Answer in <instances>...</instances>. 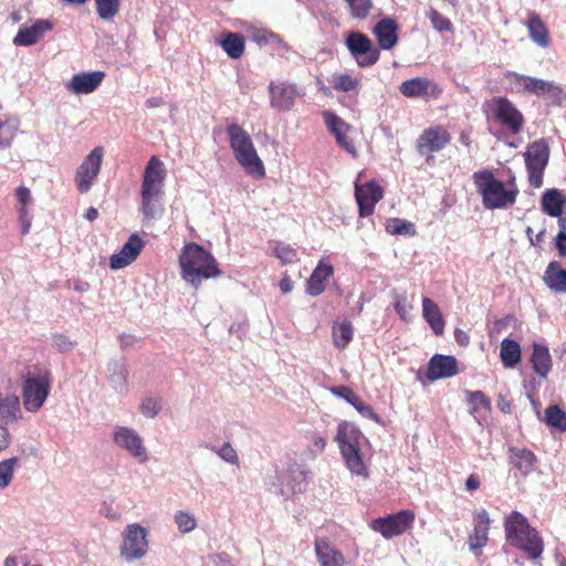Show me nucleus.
<instances>
[{"label": "nucleus", "mask_w": 566, "mask_h": 566, "mask_svg": "<svg viewBox=\"0 0 566 566\" xmlns=\"http://www.w3.org/2000/svg\"><path fill=\"white\" fill-rule=\"evenodd\" d=\"M333 395L338 398L344 399L348 403H350L361 417L371 419L375 422L379 423V416L373 410L369 405H366L354 391L352 388L347 386H335L331 388Z\"/></svg>", "instance_id": "nucleus-25"}, {"label": "nucleus", "mask_w": 566, "mask_h": 566, "mask_svg": "<svg viewBox=\"0 0 566 566\" xmlns=\"http://www.w3.org/2000/svg\"><path fill=\"white\" fill-rule=\"evenodd\" d=\"M96 11L102 20H112L119 12L120 0H95Z\"/></svg>", "instance_id": "nucleus-47"}, {"label": "nucleus", "mask_w": 566, "mask_h": 566, "mask_svg": "<svg viewBox=\"0 0 566 566\" xmlns=\"http://www.w3.org/2000/svg\"><path fill=\"white\" fill-rule=\"evenodd\" d=\"M342 455L345 460L346 467L353 474L356 475H367L366 467L363 462L359 448H354L350 446L343 447Z\"/></svg>", "instance_id": "nucleus-39"}, {"label": "nucleus", "mask_w": 566, "mask_h": 566, "mask_svg": "<svg viewBox=\"0 0 566 566\" xmlns=\"http://www.w3.org/2000/svg\"><path fill=\"white\" fill-rule=\"evenodd\" d=\"M530 38L536 44L542 48H547L551 44V38L548 33V29L544 21L536 12L528 13V21L526 23Z\"/></svg>", "instance_id": "nucleus-30"}, {"label": "nucleus", "mask_w": 566, "mask_h": 566, "mask_svg": "<svg viewBox=\"0 0 566 566\" xmlns=\"http://www.w3.org/2000/svg\"><path fill=\"white\" fill-rule=\"evenodd\" d=\"M179 264L182 280L195 289L200 286L202 280L221 274L214 256L197 243H188L182 248Z\"/></svg>", "instance_id": "nucleus-1"}, {"label": "nucleus", "mask_w": 566, "mask_h": 566, "mask_svg": "<svg viewBox=\"0 0 566 566\" xmlns=\"http://www.w3.org/2000/svg\"><path fill=\"white\" fill-rule=\"evenodd\" d=\"M273 253L283 263H294L297 261V251L283 242H277L275 244Z\"/></svg>", "instance_id": "nucleus-51"}, {"label": "nucleus", "mask_w": 566, "mask_h": 566, "mask_svg": "<svg viewBox=\"0 0 566 566\" xmlns=\"http://www.w3.org/2000/svg\"><path fill=\"white\" fill-rule=\"evenodd\" d=\"M374 33L378 38L380 49L389 50V18L381 19L374 28Z\"/></svg>", "instance_id": "nucleus-54"}, {"label": "nucleus", "mask_w": 566, "mask_h": 566, "mask_svg": "<svg viewBox=\"0 0 566 566\" xmlns=\"http://www.w3.org/2000/svg\"><path fill=\"white\" fill-rule=\"evenodd\" d=\"M481 485L480 476L475 473H472L468 476L465 481V490L469 492L476 491Z\"/></svg>", "instance_id": "nucleus-62"}, {"label": "nucleus", "mask_w": 566, "mask_h": 566, "mask_svg": "<svg viewBox=\"0 0 566 566\" xmlns=\"http://www.w3.org/2000/svg\"><path fill=\"white\" fill-rule=\"evenodd\" d=\"M51 381L48 375L29 377L22 385L23 407L29 412H36L48 399Z\"/></svg>", "instance_id": "nucleus-11"}, {"label": "nucleus", "mask_w": 566, "mask_h": 566, "mask_svg": "<svg viewBox=\"0 0 566 566\" xmlns=\"http://www.w3.org/2000/svg\"><path fill=\"white\" fill-rule=\"evenodd\" d=\"M148 552L147 530L134 523L126 526L123 532V542L119 547L120 556L128 563L143 558Z\"/></svg>", "instance_id": "nucleus-8"}, {"label": "nucleus", "mask_w": 566, "mask_h": 566, "mask_svg": "<svg viewBox=\"0 0 566 566\" xmlns=\"http://www.w3.org/2000/svg\"><path fill=\"white\" fill-rule=\"evenodd\" d=\"M451 139L450 132L443 125H430L418 136L416 149L421 156L432 157L433 154L443 150Z\"/></svg>", "instance_id": "nucleus-13"}, {"label": "nucleus", "mask_w": 566, "mask_h": 566, "mask_svg": "<svg viewBox=\"0 0 566 566\" xmlns=\"http://www.w3.org/2000/svg\"><path fill=\"white\" fill-rule=\"evenodd\" d=\"M500 357L506 368L515 367L521 360V346L516 340L504 338L501 343Z\"/></svg>", "instance_id": "nucleus-37"}, {"label": "nucleus", "mask_w": 566, "mask_h": 566, "mask_svg": "<svg viewBox=\"0 0 566 566\" xmlns=\"http://www.w3.org/2000/svg\"><path fill=\"white\" fill-rule=\"evenodd\" d=\"M15 198L18 201V213L30 212L29 207L33 203V198L29 188L20 186L15 189Z\"/></svg>", "instance_id": "nucleus-53"}, {"label": "nucleus", "mask_w": 566, "mask_h": 566, "mask_svg": "<svg viewBox=\"0 0 566 566\" xmlns=\"http://www.w3.org/2000/svg\"><path fill=\"white\" fill-rule=\"evenodd\" d=\"M491 518L485 509H480L473 513V530L468 537L470 551L478 552L489 542V531Z\"/></svg>", "instance_id": "nucleus-17"}, {"label": "nucleus", "mask_w": 566, "mask_h": 566, "mask_svg": "<svg viewBox=\"0 0 566 566\" xmlns=\"http://www.w3.org/2000/svg\"><path fill=\"white\" fill-rule=\"evenodd\" d=\"M19 221L21 223V233L25 235L29 233L32 223V216L30 212L19 213Z\"/></svg>", "instance_id": "nucleus-60"}, {"label": "nucleus", "mask_w": 566, "mask_h": 566, "mask_svg": "<svg viewBox=\"0 0 566 566\" xmlns=\"http://www.w3.org/2000/svg\"><path fill=\"white\" fill-rule=\"evenodd\" d=\"M509 461L522 476H526L534 471L537 458L531 450L511 447L509 448Z\"/></svg>", "instance_id": "nucleus-27"}, {"label": "nucleus", "mask_w": 566, "mask_h": 566, "mask_svg": "<svg viewBox=\"0 0 566 566\" xmlns=\"http://www.w3.org/2000/svg\"><path fill=\"white\" fill-rule=\"evenodd\" d=\"M511 77L515 85L523 88V92L537 96L548 95L554 102L558 104H560L564 98L563 88L552 82L517 73H513Z\"/></svg>", "instance_id": "nucleus-15"}, {"label": "nucleus", "mask_w": 566, "mask_h": 566, "mask_svg": "<svg viewBox=\"0 0 566 566\" xmlns=\"http://www.w3.org/2000/svg\"><path fill=\"white\" fill-rule=\"evenodd\" d=\"M20 127L19 119L8 113H0V148L9 147Z\"/></svg>", "instance_id": "nucleus-35"}, {"label": "nucleus", "mask_w": 566, "mask_h": 566, "mask_svg": "<svg viewBox=\"0 0 566 566\" xmlns=\"http://www.w3.org/2000/svg\"><path fill=\"white\" fill-rule=\"evenodd\" d=\"M400 93L409 98H439L442 88L432 80L426 77H415L401 83Z\"/></svg>", "instance_id": "nucleus-16"}, {"label": "nucleus", "mask_w": 566, "mask_h": 566, "mask_svg": "<svg viewBox=\"0 0 566 566\" xmlns=\"http://www.w3.org/2000/svg\"><path fill=\"white\" fill-rule=\"evenodd\" d=\"M166 170L164 163L156 156L148 160L143 175L140 212L150 220L157 214V203L164 196Z\"/></svg>", "instance_id": "nucleus-4"}, {"label": "nucleus", "mask_w": 566, "mask_h": 566, "mask_svg": "<svg viewBox=\"0 0 566 566\" xmlns=\"http://www.w3.org/2000/svg\"><path fill=\"white\" fill-rule=\"evenodd\" d=\"M465 401L470 407V413L473 416H478L481 411L485 413L491 412L492 402L491 399L481 390H465Z\"/></svg>", "instance_id": "nucleus-36"}, {"label": "nucleus", "mask_w": 566, "mask_h": 566, "mask_svg": "<svg viewBox=\"0 0 566 566\" xmlns=\"http://www.w3.org/2000/svg\"><path fill=\"white\" fill-rule=\"evenodd\" d=\"M422 313L423 318L432 328L433 333L438 336H441L444 332L446 322L443 319L442 313L436 302H433L429 297L422 298Z\"/></svg>", "instance_id": "nucleus-31"}, {"label": "nucleus", "mask_w": 566, "mask_h": 566, "mask_svg": "<svg viewBox=\"0 0 566 566\" xmlns=\"http://www.w3.org/2000/svg\"><path fill=\"white\" fill-rule=\"evenodd\" d=\"M546 422L560 431H566V412L557 405H553L545 410Z\"/></svg>", "instance_id": "nucleus-46"}, {"label": "nucleus", "mask_w": 566, "mask_h": 566, "mask_svg": "<svg viewBox=\"0 0 566 566\" xmlns=\"http://www.w3.org/2000/svg\"><path fill=\"white\" fill-rule=\"evenodd\" d=\"M104 77L105 72L103 71L77 73L72 76L66 87L74 94H90L101 85Z\"/></svg>", "instance_id": "nucleus-22"}, {"label": "nucleus", "mask_w": 566, "mask_h": 566, "mask_svg": "<svg viewBox=\"0 0 566 566\" xmlns=\"http://www.w3.org/2000/svg\"><path fill=\"white\" fill-rule=\"evenodd\" d=\"M488 118L495 120L512 135L520 134L525 125V118L515 104L505 96H494L483 104Z\"/></svg>", "instance_id": "nucleus-6"}, {"label": "nucleus", "mask_w": 566, "mask_h": 566, "mask_svg": "<svg viewBox=\"0 0 566 566\" xmlns=\"http://www.w3.org/2000/svg\"><path fill=\"white\" fill-rule=\"evenodd\" d=\"M18 463L19 459L17 457L0 462V490L6 489L11 483Z\"/></svg>", "instance_id": "nucleus-49"}, {"label": "nucleus", "mask_w": 566, "mask_h": 566, "mask_svg": "<svg viewBox=\"0 0 566 566\" xmlns=\"http://www.w3.org/2000/svg\"><path fill=\"white\" fill-rule=\"evenodd\" d=\"M227 134L234 158L240 166L248 175L254 178H263L265 168L250 135L235 123L228 125Z\"/></svg>", "instance_id": "nucleus-5"}, {"label": "nucleus", "mask_w": 566, "mask_h": 566, "mask_svg": "<svg viewBox=\"0 0 566 566\" xmlns=\"http://www.w3.org/2000/svg\"><path fill=\"white\" fill-rule=\"evenodd\" d=\"M220 45L231 59H239L244 51V39L239 33L228 32L220 41Z\"/></svg>", "instance_id": "nucleus-41"}, {"label": "nucleus", "mask_w": 566, "mask_h": 566, "mask_svg": "<svg viewBox=\"0 0 566 566\" xmlns=\"http://www.w3.org/2000/svg\"><path fill=\"white\" fill-rule=\"evenodd\" d=\"M360 431L349 422H342L338 426L336 440L339 444L340 451L343 447L359 448Z\"/></svg>", "instance_id": "nucleus-38"}, {"label": "nucleus", "mask_w": 566, "mask_h": 566, "mask_svg": "<svg viewBox=\"0 0 566 566\" xmlns=\"http://www.w3.org/2000/svg\"><path fill=\"white\" fill-rule=\"evenodd\" d=\"M416 520L415 512L402 510L391 514V536L401 535L411 530Z\"/></svg>", "instance_id": "nucleus-40"}, {"label": "nucleus", "mask_w": 566, "mask_h": 566, "mask_svg": "<svg viewBox=\"0 0 566 566\" xmlns=\"http://www.w3.org/2000/svg\"><path fill=\"white\" fill-rule=\"evenodd\" d=\"M395 310L403 321H409L411 318V305L397 301L395 303Z\"/></svg>", "instance_id": "nucleus-59"}, {"label": "nucleus", "mask_w": 566, "mask_h": 566, "mask_svg": "<svg viewBox=\"0 0 566 566\" xmlns=\"http://www.w3.org/2000/svg\"><path fill=\"white\" fill-rule=\"evenodd\" d=\"M269 94L271 106L281 112L290 111L298 96L296 86L286 82H271Z\"/></svg>", "instance_id": "nucleus-18"}, {"label": "nucleus", "mask_w": 566, "mask_h": 566, "mask_svg": "<svg viewBox=\"0 0 566 566\" xmlns=\"http://www.w3.org/2000/svg\"><path fill=\"white\" fill-rule=\"evenodd\" d=\"M52 340L53 346L61 353H69L74 348V342L64 334H54Z\"/></svg>", "instance_id": "nucleus-56"}, {"label": "nucleus", "mask_w": 566, "mask_h": 566, "mask_svg": "<svg viewBox=\"0 0 566 566\" xmlns=\"http://www.w3.org/2000/svg\"><path fill=\"white\" fill-rule=\"evenodd\" d=\"M531 364L534 371L542 378H546L552 369V357L547 346L534 343L531 355Z\"/></svg>", "instance_id": "nucleus-32"}, {"label": "nucleus", "mask_w": 566, "mask_h": 566, "mask_svg": "<svg viewBox=\"0 0 566 566\" xmlns=\"http://www.w3.org/2000/svg\"><path fill=\"white\" fill-rule=\"evenodd\" d=\"M104 149L101 146L95 147L82 161L75 171L74 182L81 193L91 190L101 171Z\"/></svg>", "instance_id": "nucleus-12"}, {"label": "nucleus", "mask_w": 566, "mask_h": 566, "mask_svg": "<svg viewBox=\"0 0 566 566\" xmlns=\"http://www.w3.org/2000/svg\"><path fill=\"white\" fill-rule=\"evenodd\" d=\"M10 444V433L6 426H0V452Z\"/></svg>", "instance_id": "nucleus-63"}, {"label": "nucleus", "mask_w": 566, "mask_h": 566, "mask_svg": "<svg viewBox=\"0 0 566 566\" xmlns=\"http://www.w3.org/2000/svg\"><path fill=\"white\" fill-rule=\"evenodd\" d=\"M430 20L432 27L438 32H450L453 33V24L452 22L442 15L438 10L431 8L427 14Z\"/></svg>", "instance_id": "nucleus-50"}, {"label": "nucleus", "mask_w": 566, "mask_h": 566, "mask_svg": "<svg viewBox=\"0 0 566 566\" xmlns=\"http://www.w3.org/2000/svg\"><path fill=\"white\" fill-rule=\"evenodd\" d=\"M345 45L360 67L371 66L379 60V49L361 32H349Z\"/></svg>", "instance_id": "nucleus-10"}, {"label": "nucleus", "mask_w": 566, "mask_h": 566, "mask_svg": "<svg viewBox=\"0 0 566 566\" xmlns=\"http://www.w3.org/2000/svg\"><path fill=\"white\" fill-rule=\"evenodd\" d=\"M348 10L350 18L357 21L365 20L373 9L371 0H343Z\"/></svg>", "instance_id": "nucleus-44"}, {"label": "nucleus", "mask_w": 566, "mask_h": 566, "mask_svg": "<svg viewBox=\"0 0 566 566\" xmlns=\"http://www.w3.org/2000/svg\"><path fill=\"white\" fill-rule=\"evenodd\" d=\"M358 81L348 74L335 77L333 87L339 92H349L356 88Z\"/></svg>", "instance_id": "nucleus-55"}, {"label": "nucleus", "mask_w": 566, "mask_h": 566, "mask_svg": "<svg viewBox=\"0 0 566 566\" xmlns=\"http://www.w3.org/2000/svg\"><path fill=\"white\" fill-rule=\"evenodd\" d=\"M113 442L117 448L126 451L139 463H146L149 460L148 450L143 437L132 427L115 426Z\"/></svg>", "instance_id": "nucleus-9"}, {"label": "nucleus", "mask_w": 566, "mask_h": 566, "mask_svg": "<svg viewBox=\"0 0 566 566\" xmlns=\"http://www.w3.org/2000/svg\"><path fill=\"white\" fill-rule=\"evenodd\" d=\"M163 409V399L159 396H147L142 399L139 411L148 419H155Z\"/></svg>", "instance_id": "nucleus-45"}, {"label": "nucleus", "mask_w": 566, "mask_h": 566, "mask_svg": "<svg viewBox=\"0 0 566 566\" xmlns=\"http://www.w3.org/2000/svg\"><path fill=\"white\" fill-rule=\"evenodd\" d=\"M355 198L360 217H368L374 212L376 203L382 198V189L375 182L355 185Z\"/></svg>", "instance_id": "nucleus-19"}, {"label": "nucleus", "mask_w": 566, "mask_h": 566, "mask_svg": "<svg viewBox=\"0 0 566 566\" xmlns=\"http://www.w3.org/2000/svg\"><path fill=\"white\" fill-rule=\"evenodd\" d=\"M315 552L321 566H344L345 564L343 554L323 539L315 542Z\"/></svg>", "instance_id": "nucleus-34"}, {"label": "nucleus", "mask_w": 566, "mask_h": 566, "mask_svg": "<svg viewBox=\"0 0 566 566\" xmlns=\"http://www.w3.org/2000/svg\"><path fill=\"white\" fill-rule=\"evenodd\" d=\"M354 328L349 322H343L333 327V339L337 348L344 349L353 339Z\"/></svg>", "instance_id": "nucleus-43"}, {"label": "nucleus", "mask_w": 566, "mask_h": 566, "mask_svg": "<svg viewBox=\"0 0 566 566\" xmlns=\"http://www.w3.org/2000/svg\"><path fill=\"white\" fill-rule=\"evenodd\" d=\"M22 419L20 399L14 394L0 392V422L8 426Z\"/></svg>", "instance_id": "nucleus-26"}, {"label": "nucleus", "mask_w": 566, "mask_h": 566, "mask_svg": "<svg viewBox=\"0 0 566 566\" xmlns=\"http://www.w3.org/2000/svg\"><path fill=\"white\" fill-rule=\"evenodd\" d=\"M472 178L485 209H505L516 202L520 191L514 179L504 184L489 169L475 171Z\"/></svg>", "instance_id": "nucleus-2"}, {"label": "nucleus", "mask_w": 566, "mask_h": 566, "mask_svg": "<svg viewBox=\"0 0 566 566\" xmlns=\"http://www.w3.org/2000/svg\"><path fill=\"white\" fill-rule=\"evenodd\" d=\"M218 455L228 463L238 464L239 458L237 451L232 448L229 442L222 444V447L216 451Z\"/></svg>", "instance_id": "nucleus-57"}, {"label": "nucleus", "mask_w": 566, "mask_h": 566, "mask_svg": "<svg viewBox=\"0 0 566 566\" xmlns=\"http://www.w3.org/2000/svg\"><path fill=\"white\" fill-rule=\"evenodd\" d=\"M458 374V361L453 356L434 355L428 364L427 378L437 380Z\"/></svg>", "instance_id": "nucleus-24"}, {"label": "nucleus", "mask_w": 566, "mask_h": 566, "mask_svg": "<svg viewBox=\"0 0 566 566\" xmlns=\"http://www.w3.org/2000/svg\"><path fill=\"white\" fill-rule=\"evenodd\" d=\"M525 166L528 172V182L533 188L543 185L544 170L549 159V146L545 138L528 144L524 153Z\"/></svg>", "instance_id": "nucleus-7"}, {"label": "nucleus", "mask_w": 566, "mask_h": 566, "mask_svg": "<svg viewBox=\"0 0 566 566\" xmlns=\"http://www.w3.org/2000/svg\"><path fill=\"white\" fill-rule=\"evenodd\" d=\"M416 233V226L411 221L398 218L391 219V234L413 237Z\"/></svg>", "instance_id": "nucleus-52"}, {"label": "nucleus", "mask_w": 566, "mask_h": 566, "mask_svg": "<svg viewBox=\"0 0 566 566\" xmlns=\"http://www.w3.org/2000/svg\"><path fill=\"white\" fill-rule=\"evenodd\" d=\"M504 532L507 543L523 551L530 558L536 559L543 554L542 537L522 513L512 511L505 517Z\"/></svg>", "instance_id": "nucleus-3"}, {"label": "nucleus", "mask_w": 566, "mask_h": 566, "mask_svg": "<svg viewBox=\"0 0 566 566\" xmlns=\"http://www.w3.org/2000/svg\"><path fill=\"white\" fill-rule=\"evenodd\" d=\"M370 526L374 531L379 532L385 538H389V515L374 520Z\"/></svg>", "instance_id": "nucleus-58"}, {"label": "nucleus", "mask_w": 566, "mask_h": 566, "mask_svg": "<svg viewBox=\"0 0 566 566\" xmlns=\"http://www.w3.org/2000/svg\"><path fill=\"white\" fill-rule=\"evenodd\" d=\"M108 379L113 387L123 388L127 382L128 369L123 360H112L108 364Z\"/></svg>", "instance_id": "nucleus-42"}, {"label": "nucleus", "mask_w": 566, "mask_h": 566, "mask_svg": "<svg viewBox=\"0 0 566 566\" xmlns=\"http://www.w3.org/2000/svg\"><path fill=\"white\" fill-rule=\"evenodd\" d=\"M323 116L325 124L335 136L338 145L349 154L355 155L356 149L353 140L347 136V133L350 130V126L332 112H324Z\"/></svg>", "instance_id": "nucleus-23"}, {"label": "nucleus", "mask_w": 566, "mask_h": 566, "mask_svg": "<svg viewBox=\"0 0 566 566\" xmlns=\"http://www.w3.org/2000/svg\"><path fill=\"white\" fill-rule=\"evenodd\" d=\"M53 29V23L46 19H36L31 25H21L13 38V44L17 46H31L35 44L44 33Z\"/></svg>", "instance_id": "nucleus-20"}, {"label": "nucleus", "mask_w": 566, "mask_h": 566, "mask_svg": "<svg viewBox=\"0 0 566 566\" xmlns=\"http://www.w3.org/2000/svg\"><path fill=\"white\" fill-rule=\"evenodd\" d=\"M326 447V439L323 437H315L313 439L312 447L310 448V452L316 457L322 453Z\"/></svg>", "instance_id": "nucleus-61"}, {"label": "nucleus", "mask_w": 566, "mask_h": 566, "mask_svg": "<svg viewBox=\"0 0 566 566\" xmlns=\"http://www.w3.org/2000/svg\"><path fill=\"white\" fill-rule=\"evenodd\" d=\"M566 209V197L558 189H548L542 196V210L551 217H559Z\"/></svg>", "instance_id": "nucleus-33"}, {"label": "nucleus", "mask_w": 566, "mask_h": 566, "mask_svg": "<svg viewBox=\"0 0 566 566\" xmlns=\"http://www.w3.org/2000/svg\"><path fill=\"white\" fill-rule=\"evenodd\" d=\"M333 273V266L321 261L306 282V293L311 296L322 294L325 290L326 281Z\"/></svg>", "instance_id": "nucleus-28"}, {"label": "nucleus", "mask_w": 566, "mask_h": 566, "mask_svg": "<svg viewBox=\"0 0 566 566\" xmlns=\"http://www.w3.org/2000/svg\"><path fill=\"white\" fill-rule=\"evenodd\" d=\"M175 523L177 525L178 531L181 534H187L196 530L197 527V518L195 515L188 511H177L174 516Z\"/></svg>", "instance_id": "nucleus-48"}, {"label": "nucleus", "mask_w": 566, "mask_h": 566, "mask_svg": "<svg viewBox=\"0 0 566 566\" xmlns=\"http://www.w3.org/2000/svg\"><path fill=\"white\" fill-rule=\"evenodd\" d=\"M143 248L144 241L137 234H132L120 251L111 256L109 268L112 270H120L128 266L137 259Z\"/></svg>", "instance_id": "nucleus-21"}, {"label": "nucleus", "mask_w": 566, "mask_h": 566, "mask_svg": "<svg viewBox=\"0 0 566 566\" xmlns=\"http://www.w3.org/2000/svg\"><path fill=\"white\" fill-rule=\"evenodd\" d=\"M310 471L295 461H290L286 468L279 474L280 493L290 496L303 493L307 485Z\"/></svg>", "instance_id": "nucleus-14"}, {"label": "nucleus", "mask_w": 566, "mask_h": 566, "mask_svg": "<svg viewBox=\"0 0 566 566\" xmlns=\"http://www.w3.org/2000/svg\"><path fill=\"white\" fill-rule=\"evenodd\" d=\"M543 281L555 293H566V269L558 261H552L544 271Z\"/></svg>", "instance_id": "nucleus-29"}, {"label": "nucleus", "mask_w": 566, "mask_h": 566, "mask_svg": "<svg viewBox=\"0 0 566 566\" xmlns=\"http://www.w3.org/2000/svg\"><path fill=\"white\" fill-rule=\"evenodd\" d=\"M555 245L560 255H566V233H557L555 238Z\"/></svg>", "instance_id": "nucleus-64"}]
</instances>
